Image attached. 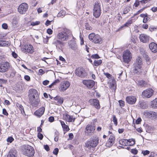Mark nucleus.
Instances as JSON below:
<instances>
[{
    "instance_id": "aec40b11",
    "label": "nucleus",
    "mask_w": 157,
    "mask_h": 157,
    "mask_svg": "<svg viewBox=\"0 0 157 157\" xmlns=\"http://www.w3.org/2000/svg\"><path fill=\"white\" fill-rule=\"evenodd\" d=\"M115 141V137L113 136L110 135L106 144V146L109 147L111 146L114 144Z\"/></svg>"
},
{
    "instance_id": "4c0bfd02",
    "label": "nucleus",
    "mask_w": 157,
    "mask_h": 157,
    "mask_svg": "<svg viewBox=\"0 0 157 157\" xmlns=\"http://www.w3.org/2000/svg\"><path fill=\"white\" fill-rule=\"evenodd\" d=\"M132 20L128 21L125 24H124V26L125 27H128L132 23Z\"/></svg>"
},
{
    "instance_id": "0eeeda50",
    "label": "nucleus",
    "mask_w": 157,
    "mask_h": 157,
    "mask_svg": "<svg viewBox=\"0 0 157 157\" xmlns=\"http://www.w3.org/2000/svg\"><path fill=\"white\" fill-rule=\"evenodd\" d=\"M75 74L77 75L81 78L85 77L87 74L84 69L82 67H78L75 70Z\"/></svg>"
},
{
    "instance_id": "9d476101",
    "label": "nucleus",
    "mask_w": 157,
    "mask_h": 157,
    "mask_svg": "<svg viewBox=\"0 0 157 157\" xmlns=\"http://www.w3.org/2000/svg\"><path fill=\"white\" fill-rule=\"evenodd\" d=\"M124 62L128 63L131 60L132 57L130 51L126 50L124 52L123 55Z\"/></svg>"
},
{
    "instance_id": "f03ea898",
    "label": "nucleus",
    "mask_w": 157,
    "mask_h": 157,
    "mask_svg": "<svg viewBox=\"0 0 157 157\" xmlns=\"http://www.w3.org/2000/svg\"><path fill=\"white\" fill-rule=\"evenodd\" d=\"M72 36L71 32L67 29H64L63 31L59 33L57 35L58 39L62 41L67 40L69 38Z\"/></svg>"
},
{
    "instance_id": "13d9d810",
    "label": "nucleus",
    "mask_w": 157,
    "mask_h": 157,
    "mask_svg": "<svg viewBox=\"0 0 157 157\" xmlns=\"http://www.w3.org/2000/svg\"><path fill=\"white\" fill-rule=\"evenodd\" d=\"M47 32L49 34H51L52 33V31L50 29H48L47 30Z\"/></svg>"
},
{
    "instance_id": "c85d7f7f",
    "label": "nucleus",
    "mask_w": 157,
    "mask_h": 157,
    "mask_svg": "<svg viewBox=\"0 0 157 157\" xmlns=\"http://www.w3.org/2000/svg\"><path fill=\"white\" fill-rule=\"evenodd\" d=\"M151 106L154 108H157V98L151 102Z\"/></svg>"
},
{
    "instance_id": "ddd939ff",
    "label": "nucleus",
    "mask_w": 157,
    "mask_h": 157,
    "mask_svg": "<svg viewBox=\"0 0 157 157\" xmlns=\"http://www.w3.org/2000/svg\"><path fill=\"white\" fill-rule=\"evenodd\" d=\"M89 102L97 109H99L101 107L98 100L96 99H91L89 100Z\"/></svg>"
},
{
    "instance_id": "5fc2aeb1",
    "label": "nucleus",
    "mask_w": 157,
    "mask_h": 157,
    "mask_svg": "<svg viewBox=\"0 0 157 157\" xmlns=\"http://www.w3.org/2000/svg\"><path fill=\"white\" fill-rule=\"evenodd\" d=\"M38 138L40 139V140H42V139L43 136V135L40 133H38Z\"/></svg>"
},
{
    "instance_id": "39448f33",
    "label": "nucleus",
    "mask_w": 157,
    "mask_h": 157,
    "mask_svg": "<svg viewBox=\"0 0 157 157\" xmlns=\"http://www.w3.org/2000/svg\"><path fill=\"white\" fill-rule=\"evenodd\" d=\"M101 1L98 0L96 1L94 5L93 9V15L96 18L99 17L101 13L100 8Z\"/></svg>"
},
{
    "instance_id": "4d7b16f0",
    "label": "nucleus",
    "mask_w": 157,
    "mask_h": 157,
    "mask_svg": "<svg viewBox=\"0 0 157 157\" xmlns=\"http://www.w3.org/2000/svg\"><path fill=\"white\" fill-rule=\"evenodd\" d=\"M2 113L3 114L5 115H7L8 113L7 112L6 110L5 109H2Z\"/></svg>"
},
{
    "instance_id": "412c9836",
    "label": "nucleus",
    "mask_w": 157,
    "mask_h": 157,
    "mask_svg": "<svg viewBox=\"0 0 157 157\" xmlns=\"http://www.w3.org/2000/svg\"><path fill=\"white\" fill-rule=\"evenodd\" d=\"M23 51L25 52L32 53L33 52V47L31 45H25Z\"/></svg>"
},
{
    "instance_id": "864d4df0",
    "label": "nucleus",
    "mask_w": 157,
    "mask_h": 157,
    "mask_svg": "<svg viewBox=\"0 0 157 157\" xmlns=\"http://www.w3.org/2000/svg\"><path fill=\"white\" fill-rule=\"evenodd\" d=\"M71 48L72 50H76L77 49V46L75 45H71Z\"/></svg>"
},
{
    "instance_id": "58836bf2",
    "label": "nucleus",
    "mask_w": 157,
    "mask_h": 157,
    "mask_svg": "<svg viewBox=\"0 0 157 157\" xmlns=\"http://www.w3.org/2000/svg\"><path fill=\"white\" fill-rule=\"evenodd\" d=\"M130 11V9L129 7H126L125 8L123 11V14H126L128 13Z\"/></svg>"
},
{
    "instance_id": "4be33fe9",
    "label": "nucleus",
    "mask_w": 157,
    "mask_h": 157,
    "mask_svg": "<svg viewBox=\"0 0 157 157\" xmlns=\"http://www.w3.org/2000/svg\"><path fill=\"white\" fill-rule=\"evenodd\" d=\"M9 63L6 62V64H0V72H5L6 71L8 68Z\"/></svg>"
},
{
    "instance_id": "5701e85b",
    "label": "nucleus",
    "mask_w": 157,
    "mask_h": 157,
    "mask_svg": "<svg viewBox=\"0 0 157 157\" xmlns=\"http://www.w3.org/2000/svg\"><path fill=\"white\" fill-rule=\"evenodd\" d=\"M30 102L31 103V105L34 107H36L38 105L40 101L39 98H35V99H32V98H29Z\"/></svg>"
},
{
    "instance_id": "7c9ffc66",
    "label": "nucleus",
    "mask_w": 157,
    "mask_h": 157,
    "mask_svg": "<svg viewBox=\"0 0 157 157\" xmlns=\"http://www.w3.org/2000/svg\"><path fill=\"white\" fill-rule=\"evenodd\" d=\"M66 11L63 10H62L57 15V17H63L66 14Z\"/></svg>"
},
{
    "instance_id": "f3484780",
    "label": "nucleus",
    "mask_w": 157,
    "mask_h": 157,
    "mask_svg": "<svg viewBox=\"0 0 157 157\" xmlns=\"http://www.w3.org/2000/svg\"><path fill=\"white\" fill-rule=\"evenodd\" d=\"M70 84L68 81H64L60 84V90L64 91L66 90L70 86Z\"/></svg>"
},
{
    "instance_id": "6e6d98bb",
    "label": "nucleus",
    "mask_w": 157,
    "mask_h": 157,
    "mask_svg": "<svg viewBox=\"0 0 157 157\" xmlns=\"http://www.w3.org/2000/svg\"><path fill=\"white\" fill-rule=\"evenodd\" d=\"M12 55L15 58H16L17 57V55L14 52H12Z\"/></svg>"
},
{
    "instance_id": "bb28decb",
    "label": "nucleus",
    "mask_w": 157,
    "mask_h": 157,
    "mask_svg": "<svg viewBox=\"0 0 157 157\" xmlns=\"http://www.w3.org/2000/svg\"><path fill=\"white\" fill-rule=\"evenodd\" d=\"M53 43L57 48H58L59 49H60V47H61L62 46L64 45L63 42L57 40H55Z\"/></svg>"
},
{
    "instance_id": "473e14b6",
    "label": "nucleus",
    "mask_w": 157,
    "mask_h": 157,
    "mask_svg": "<svg viewBox=\"0 0 157 157\" xmlns=\"http://www.w3.org/2000/svg\"><path fill=\"white\" fill-rule=\"evenodd\" d=\"M127 140L126 139H121V140L119 141V144H120L123 145V146H126L127 145Z\"/></svg>"
},
{
    "instance_id": "2eb2a0df",
    "label": "nucleus",
    "mask_w": 157,
    "mask_h": 157,
    "mask_svg": "<svg viewBox=\"0 0 157 157\" xmlns=\"http://www.w3.org/2000/svg\"><path fill=\"white\" fill-rule=\"evenodd\" d=\"M139 38L141 42L144 43H147L148 42L150 37L146 34H142L140 35Z\"/></svg>"
},
{
    "instance_id": "1a4fd4ad",
    "label": "nucleus",
    "mask_w": 157,
    "mask_h": 157,
    "mask_svg": "<svg viewBox=\"0 0 157 157\" xmlns=\"http://www.w3.org/2000/svg\"><path fill=\"white\" fill-rule=\"evenodd\" d=\"M28 8V5L25 3H23L19 5L18 8V10L20 14H24Z\"/></svg>"
},
{
    "instance_id": "a19ab883",
    "label": "nucleus",
    "mask_w": 157,
    "mask_h": 157,
    "mask_svg": "<svg viewBox=\"0 0 157 157\" xmlns=\"http://www.w3.org/2000/svg\"><path fill=\"white\" fill-rule=\"evenodd\" d=\"M40 23L39 21H36L35 22H32L31 25L33 26L36 25H39Z\"/></svg>"
},
{
    "instance_id": "0e129e2a",
    "label": "nucleus",
    "mask_w": 157,
    "mask_h": 157,
    "mask_svg": "<svg viewBox=\"0 0 157 157\" xmlns=\"http://www.w3.org/2000/svg\"><path fill=\"white\" fill-rule=\"evenodd\" d=\"M141 121V119L140 118H138L136 121V123L137 124H139Z\"/></svg>"
},
{
    "instance_id": "6ab92c4d",
    "label": "nucleus",
    "mask_w": 157,
    "mask_h": 157,
    "mask_svg": "<svg viewBox=\"0 0 157 157\" xmlns=\"http://www.w3.org/2000/svg\"><path fill=\"white\" fill-rule=\"evenodd\" d=\"M44 111L45 108L44 107H42L36 110L34 112V114L37 117H40L44 114Z\"/></svg>"
},
{
    "instance_id": "e2e57ef3",
    "label": "nucleus",
    "mask_w": 157,
    "mask_h": 157,
    "mask_svg": "<svg viewBox=\"0 0 157 157\" xmlns=\"http://www.w3.org/2000/svg\"><path fill=\"white\" fill-rule=\"evenodd\" d=\"M44 147L45 149L47 151H48L50 150L49 147L48 145H44Z\"/></svg>"
},
{
    "instance_id": "6e6552de",
    "label": "nucleus",
    "mask_w": 157,
    "mask_h": 157,
    "mask_svg": "<svg viewBox=\"0 0 157 157\" xmlns=\"http://www.w3.org/2000/svg\"><path fill=\"white\" fill-rule=\"evenodd\" d=\"M95 130V128L94 125H87L85 128V134L86 136H91L94 133Z\"/></svg>"
},
{
    "instance_id": "79ce46f5",
    "label": "nucleus",
    "mask_w": 157,
    "mask_h": 157,
    "mask_svg": "<svg viewBox=\"0 0 157 157\" xmlns=\"http://www.w3.org/2000/svg\"><path fill=\"white\" fill-rule=\"evenodd\" d=\"M86 29L88 30H91L92 27L89 25L88 23H86L85 25Z\"/></svg>"
},
{
    "instance_id": "de8ad7c7",
    "label": "nucleus",
    "mask_w": 157,
    "mask_h": 157,
    "mask_svg": "<svg viewBox=\"0 0 157 157\" xmlns=\"http://www.w3.org/2000/svg\"><path fill=\"white\" fill-rule=\"evenodd\" d=\"M119 104H120V106H122V107H123L124 106V101H122V100H120L119 101Z\"/></svg>"
},
{
    "instance_id": "680f3d73",
    "label": "nucleus",
    "mask_w": 157,
    "mask_h": 157,
    "mask_svg": "<svg viewBox=\"0 0 157 157\" xmlns=\"http://www.w3.org/2000/svg\"><path fill=\"white\" fill-rule=\"evenodd\" d=\"M49 83V81L48 80H45L43 82V84L44 85H47Z\"/></svg>"
},
{
    "instance_id": "603ef678",
    "label": "nucleus",
    "mask_w": 157,
    "mask_h": 157,
    "mask_svg": "<svg viewBox=\"0 0 157 157\" xmlns=\"http://www.w3.org/2000/svg\"><path fill=\"white\" fill-rule=\"evenodd\" d=\"M131 152L134 154H136L138 152V151L136 149H132L131 150Z\"/></svg>"
},
{
    "instance_id": "c03bdc74",
    "label": "nucleus",
    "mask_w": 157,
    "mask_h": 157,
    "mask_svg": "<svg viewBox=\"0 0 157 157\" xmlns=\"http://www.w3.org/2000/svg\"><path fill=\"white\" fill-rule=\"evenodd\" d=\"M104 74L109 79H110L111 78L112 75L109 73L104 72Z\"/></svg>"
},
{
    "instance_id": "dca6fc26",
    "label": "nucleus",
    "mask_w": 157,
    "mask_h": 157,
    "mask_svg": "<svg viewBox=\"0 0 157 157\" xmlns=\"http://www.w3.org/2000/svg\"><path fill=\"white\" fill-rule=\"evenodd\" d=\"M12 29L17 27L18 26V17L16 15H13L12 16Z\"/></svg>"
},
{
    "instance_id": "c9c22d12",
    "label": "nucleus",
    "mask_w": 157,
    "mask_h": 157,
    "mask_svg": "<svg viewBox=\"0 0 157 157\" xmlns=\"http://www.w3.org/2000/svg\"><path fill=\"white\" fill-rule=\"evenodd\" d=\"M140 106L142 109H145L147 107V105L145 102H141L140 104Z\"/></svg>"
},
{
    "instance_id": "cd10ccee",
    "label": "nucleus",
    "mask_w": 157,
    "mask_h": 157,
    "mask_svg": "<svg viewBox=\"0 0 157 157\" xmlns=\"http://www.w3.org/2000/svg\"><path fill=\"white\" fill-rule=\"evenodd\" d=\"M147 114L149 117H153L155 118L156 116V113L153 111L147 112Z\"/></svg>"
},
{
    "instance_id": "423d86ee",
    "label": "nucleus",
    "mask_w": 157,
    "mask_h": 157,
    "mask_svg": "<svg viewBox=\"0 0 157 157\" xmlns=\"http://www.w3.org/2000/svg\"><path fill=\"white\" fill-rule=\"evenodd\" d=\"M88 37L89 40L95 44H101L102 43L101 38L98 34L92 33L89 35Z\"/></svg>"
},
{
    "instance_id": "bf43d9fd",
    "label": "nucleus",
    "mask_w": 157,
    "mask_h": 157,
    "mask_svg": "<svg viewBox=\"0 0 157 157\" xmlns=\"http://www.w3.org/2000/svg\"><path fill=\"white\" fill-rule=\"evenodd\" d=\"M151 10L153 12H155L157 11V7L154 6L151 9Z\"/></svg>"
},
{
    "instance_id": "b1692460",
    "label": "nucleus",
    "mask_w": 157,
    "mask_h": 157,
    "mask_svg": "<svg viewBox=\"0 0 157 157\" xmlns=\"http://www.w3.org/2000/svg\"><path fill=\"white\" fill-rule=\"evenodd\" d=\"M63 119L68 122H72L74 121V119L73 118V117L70 116L67 113H65L63 114Z\"/></svg>"
},
{
    "instance_id": "e433bc0d",
    "label": "nucleus",
    "mask_w": 157,
    "mask_h": 157,
    "mask_svg": "<svg viewBox=\"0 0 157 157\" xmlns=\"http://www.w3.org/2000/svg\"><path fill=\"white\" fill-rule=\"evenodd\" d=\"M113 122L115 125H117V119L116 118L115 115H113Z\"/></svg>"
},
{
    "instance_id": "f8f14e48",
    "label": "nucleus",
    "mask_w": 157,
    "mask_h": 157,
    "mask_svg": "<svg viewBox=\"0 0 157 157\" xmlns=\"http://www.w3.org/2000/svg\"><path fill=\"white\" fill-rule=\"evenodd\" d=\"M29 98L35 99L39 98L38 93L37 91L34 89H31L29 91Z\"/></svg>"
},
{
    "instance_id": "c756f323",
    "label": "nucleus",
    "mask_w": 157,
    "mask_h": 157,
    "mask_svg": "<svg viewBox=\"0 0 157 157\" xmlns=\"http://www.w3.org/2000/svg\"><path fill=\"white\" fill-rule=\"evenodd\" d=\"M10 157H17V151L14 149L10 150Z\"/></svg>"
},
{
    "instance_id": "9b49d317",
    "label": "nucleus",
    "mask_w": 157,
    "mask_h": 157,
    "mask_svg": "<svg viewBox=\"0 0 157 157\" xmlns=\"http://www.w3.org/2000/svg\"><path fill=\"white\" fill-rule=\"evenodd\" d=\"M154 93V91L151 89H148L144 90L142 93V95L144 97L149 98L151 97Z\"/></svg>"
},
{
    "instance_id": "72a5a7b5",
    "label": "nucleus",
    "mask_w": 157,
    "mask_h": 157,
    "mask_svg": "<svg viewBox=\"0 0 157 157\" xmlns=\"http://www.w3.org/2000/svg\"><path fill=\"white\" fill-rule=\"evenodd\" d=\"M102 61L101 60H95L94 62V64L96 66H98L100 65Z\"/></svg>"
},
{
    "instance_id": "37998d69",
    "label": "nucleus",
    "mask_w": 157,
    "mask_h": 157,
    "mask_svg": "<svg viewBox=\"0 0 157 157\" xmlns=\"http://www.w3.org/2000/svg\"><path fill=\"white\" fill-rule=\"evenodd\" d=\"M91 58L93 59H98L100 58V57L99 56V55L96 54H95L91 56Z\"/></svg>"
},
{
    "instance_id": "49530a36",
    "label": "nucleus",
    "mask_w": 157,
    "mask_h": 157,
    "mask_svg": "<svg viewBox=\"0 0 157 157\" xmlns=\"http://www.w3.org/2000/svg\"><path fill=\"white\" fill-rule=\"evenodd\" d=\"M59 152V149L58 148H55L53 151V153L55 155H57Z\"/></svg>"
},
{
    "instance_id": "09e8293b",
    "label": "nucleus",
    "mask_w": 157,
    "mask_h": 157,
    "mask_svg": "<svg viewBox=\"0 0 157 157\" xmlns=\"http://www.w3.org/2000/svg\"><path fill=\"white\" fill-rule=\"evenodd\" d=\"M63 129H65L66 131H68L69 130L68 126L66 124L62 126Z\"/></svg>"
},
{
    "instance_id": "f257e3e1",
    "label": "nucleus",
    "mask_w": 157,
    "mask_h": 157,
    "mask_svg": "<svg viewBox=\"0 0 157 157\" xmlns=\"http://www.w3.org/2000/svg\"><path fill=\"white\" fill-rule=\"evenodd\" d=\"M22 153L26 156L33 157L35 154V150L33 147L29 145H24L21 147Z\"/></svg>"
},
{
    "instance_id": "8fccbe9b",
    "label": "nucleus",
    "mask_w": 157,
    "mask_h": 157,
    "mask_svg": "<svg viewBox=\"0 0 157 157\" xmlns=\"http://www.w3.org/2000/svg\"><path fill=\"white\" fill-rule=\"evenodd\" d=\"M5 42L6 41L0 40V46H5Z\"/></svg>"
},
{
    "instance_id": "052dcab7",
    "label": "nucleus",
    "mask_w": 157,
    "mask_h": 157,
    "mask_svg": "<svg viewBox=\"0 0 157 157\" xmlns=\"http://www.w3.org/2000/svg\"><path fill=\"white\" fill-rule=\"evenodd\" d=\"M25 79L27 81H29L30 79V77L27 75H25L24 77Z\"/></svg>"
},
{
    "instance_id": "7ed1b4c3",
    "label": "nucleus",
    "mask_w": 157,
    "mask_h": 157,
    "mask_svg": "<svg viewBox=\"0 0 157 157\" xmlns=\"http://www.w3.org/2000/svg\"><path fill=\"white\" fill-rule=\"evenodd\" d=\"M99 143V139L97 136H94L91 138L90 140L86 143V147L88 149L91 147H95Z\"/></svg>"
},
{
    "instance_id": "393cba45",
    "label": "nucleus",
    "mask_w": 157,
    "mask_h": 157,
    "mask_svg": "<svg viewBox=\"0 0 157 157\" xmlns=\"http://www.w3.org/2000/svg\"><path fill=\"white\" fill-rule=\"evenodd\" d=\"M149 47L152 52H157V44L155 43H151L149 44Z\"/></svg>"
},
{
    "instance_id": "774afa93",
    "label": "nucleus",
    "mask_w": 157,
    "mask_h": 157,
    "mask_svg": "<svg viewBox=\"0 0 157 157\" xmlns=\"http://www.w3.org/2000/svg\"><path fill=\"white\" fill-rule=\"evenodd\" d=\"M51 22L52 21H49L48 20H47V21H46L45 24L47 26L49 25H50Z\"/></svg>"
},
{
    "instance_id": "69168bd1",
    "label": "nucleus",
    "mask_w": 157,
    "mask_h": 157,
    "mask_svg": "<svg viewBox=\"0 0 157 157\" xmlns=\"http://www.w3.org/2000/svg\"><path fill=\"white\" fill-rule=\"evenodd\" d=\"M54 120V118L53 117L51 116L49 118V121L50 122H52Z\"/></svg>"
},
{
    "instance_id": "20e7f679",
    "label": "nucleus",
    "mask_w": 157,
    "mask_h": 157,
    "mask_svg": "<svg viewBox=\"0 0 157 157\" xmlns=\"http://www.w3.org/2000/svg\"><path fill=\"white\" fill-rule=\"evenodd\" d=\"M142 64L141 59L140 57H138L136 60V62L133 64V72L136 74L140 73L141 72Z\"/></svg>"
},
{
    "instance_id": "f704fd0d",
    "label": "nucleus",
    "mask_w": 157,
    "mask_h": 157,
    "mask_svg": "<svg viewBox=\"0 0 157 157\" xmlns=\"http://www.w3.org/2000/svg\"><path fill=\"white\" fill-rule=\"evenodd\" d=\"M59 135V133L57 131L55 132L54 135V140L55 141L57 142L58 141Z\"/></svg>"
},
{
    "instance_id": "ea45409f",
    "label": "nucleus",
    "mask_w": 157,
    "mask_h": 157,
    "mask_svg": "<svg viewBox=\"0 0 157 157\" xmlns=\"http://www.w3.org/2000/svg\"><path fill=\"white\" fill-rule=\"evenodd\" d=\"M57 102V105H59L63 103V98L61 97H60L59 98V100Z\"/></svg>"
},
{
    "instance_id": "a878e982",
    "label": "nucleus",
    "mask_w": 157,
    "mask_h": 157,
    "mask_svg": "<svg viewBox=\"0 0 157 157\" xmlns=\"http://www.w3.org/2000/svg\"><path fill=\"white\" fill-rule=\"evenodd\" d=\"M137 82L138 86L141 87L147 86V83L143 80H139Z\"/></svg>"
},
{
    "instance_id": "338daca9",
    "label": "nucleus",
    "mask_w": 157,
    "mask_h": 157,
    "mask_svg": "<svg viewBox=\"0 0 157 157\" xmlns=\"http://www.w3.org/2000/svg\"><path fill=\"white\" fill-rule=\"evenodd\" d=\"M147 13L145 14H141L140 15V16L142 17H143L144 18L146 17H147Z\"/></svg>"
},
{
    "instance_id": "4468645a",
    "label": "nucleus",
    "mask_w": 157,
    "mask_h": 157,
    "mask_svg": "<svg viewBox=\"0 0 157 157\" xmlns=\"http://www.w3.org/2000/svg\"><path fill=\"white\" fill-rule=\"evenodd\" d=\"M83 83L88 88H92L95 85V82L92 80H83Z\"/></svg>"
},
{
    "instance_id": "a211bd4d",
    "label": "nucleus",
    "mask_w": 157,
    "mask_h": 157,
    "mask_svg": "<svg viewBox=\"0 0 157 157\" xmlns=\"http://www.w3.org/2000/svg\"><path fill=\"white\" fill-rule=\"evenodd\" d=\"M136 100V98L134 96H129L126 98L127 102L130 104H135Z\"/></svg>"
},
{
    "instance_id": "3c124183",
    "label": "nucleus",
    "mask_w": 157,
    "mask_h": 157,
    "mask_svg": "<svg viewBox=\"0 0 157 157\" xmlns=\"http://www.w3.org/2000/svg\"><path fill=\"white\" fill-rule=\"evenodd\" d=\"M2 28L4 29H7L8 28V26L6 24L3 23L2 25Z\"/></svg>"
},
{
    "instance_id": "2f4dec72",
    "label": "nucleus",
    "mask_w": 157,
    "mask_h": 157,
    "mask_svg": "<svg viewBox=\"0 0 157 157\" xmlns=\"http://www.w3.org/2000/svg\"><path fill=\"white\" fill-rule=\"evenodd\" d=\"M18 105H17V106L18 107L19 109L20 110V111L21 113V114L23 115H25V112L24 111L23 107V106L21 105H19V104H18Z\"/></svg>"
},
{
    "instance_id": "a18cd8bd",
    "label": "nucleus",
    "mask_w": 157,
    "mask_h": 157,
    "mask_svg": "<svg viewBox=\"0 0 157 157\" xmlns=\"http://www.w3.org/2000/svg\"><path fill=\"white\" fill-rule=\"evenodd\" d=\"M142 153L144 155H146L149 154L150 152L148 150L143 151H142Z\"/></svg>"
}]
</instances>
